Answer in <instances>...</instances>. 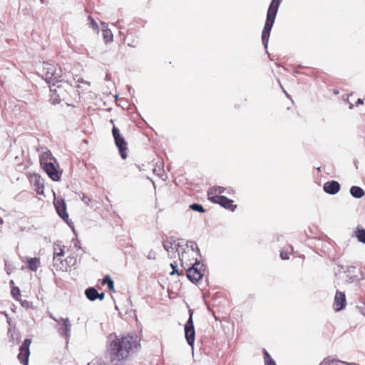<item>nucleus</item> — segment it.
<instances>
[{"mask_svg": "<svg viewBox=\"0 0 365 365\" xmlns=\"http://www.w3.org/2000/svg\"><path fill=\"white\" fill-rule=\"evenodd\" d=\"M282 1V0H272L268 8L264 26L262 33V41L265 48H267L270 32Z\"/></svg>", "mask_w": 365, "mask_h": 365, "instance_id": "2", "label": "nucleus"}, {"mask_svg": "<svg viewBox=\"0 0 365 365\" xmlns=\"http://www.w3.org/2000/svg\"><path fill=\"white\" fill-rule=\"evenodd\" d=\"M265 365H276V363L274 360H272L270 361L265 363Z\"/></svg>", "mask_w": 365, "mask_h": 365, "instance_id": "47", "label": "nucleus"}, {"mask_svg": "<svg viewBox=\"0 0 365 365\" xmlns=\"http://www.w3.org/2000/svg\"><path fill=\"white\" fill-rule=\"evenodd\" d=\"M209 200L215 203L220 204L222 207L234 211L237 206L233 205V201L222 195H214L209 197Z\"/></svg>", "mask_w": 365, "mask_h": 365, "instance_id": "10", "label": "nucleus"}, {"mask_svg": "<svg viewBox=\"0 0 365 365\" xmlns=\"http://www.w3.org/2000/svg\"><path fill=\"white\" fill-rule=\"evenodd\" d=\"M137 346L136 338L133 336H118L115 334H110L108 337L107 346L110 362L113 365H120L123 361L128 359Z\"/></svg>", "mask_w": 365, "mask_h": 365, "instance_id": "1", "label": "nucleus"}, {"mask_svg": "<svg viewBox=\"0 0 365 365\" xmlns=\"http://www.w3.org/2000/svg\"><path fill=\"white\" fill-rule=\"evenodd\" d=\"M39 264V259L36 257L31 258L28 260L29 268L34 272H36L38 269Z\"/></svg>", "mask_w": 365, "mask_h": 365, "instance_id": "21", "label": "nucleus"}, {"mask_svg": "<svg viewBox=\"0 0 365 365\" xmlns=\"http://www.w3.org/2000/svg\"><path fill=\"white\" fill-rule=\"evenodd\" d=\"M31 343L30 339H26L19 348L18 359L24 365H28L29 357L30 355L29 346Z\"/></svg>", "mask_w": 365, "mask_h": 365, "instance_id": "9", "label": "nucleus"}, {"mask_svg": "<svg viewBox=\"0 0 365 365\" xmlns=\"http://www.w3.org/2000/svg\"><path fill=\"white\" fill-rule=\"evenodd\" d=\"M192 315H193V310H192V309H189V318H188V319H187V322H190V319H191V321H193V319H192Z\"/></svg>", "mask_w": 365, "mask_h": 365, "instance_id": "41", "label": "nucleus"}, {"mask_svg": "<svg viewBox=\"0 0 365 365\" xmlns=\"http://www.w3.org/2000/svg\"><path fill=\"white\" fill-rule=\"evenodd\" d=\"M104 296H105V294L103 292H102L101 294L98 293V299H99L100 300H103L104 299Z\"/></svg>", "mask_w": 365, "mask_h": 365, "instance_id": "45", "label": "nucleus"}, {"mask_svg": "<svg viewBox=\"0 0 365 365\" xmlns=\"http://www.w3.org/2000/svg\"><path fill=\"white\" fill-rule=\"evenodd\" d=\"M346 304V302L344 292L336 291L333 304L334 310L339 312L345 307Z\"/></svg>", "mask_w": 365, "mask_h": 365, "instance_id": "12", "label": "nucleus"}, {"mask_svg": "<svg viewBox=\"0 0 365 365\" xmlns=\"http://www.w3.org/2000/svg\"><path fill=\"white\" fill-rule=\"evenodd\" d=\"M263 354H264V364L268 362V361H270L273 360L271 358L270 355L268 354V352L265 349L263 350Z\"/></svg>", "mask_w": 365, "mask_h": 365, "instance_id": "35", "label": "nucleus"}, {"mask_svg": "<svg viewBox=\"0 0 365 365\" xmlns=\"http://www.w3.org/2000/svg\"><path fill=\"white\" fill-rule=\"evenodd\" d=\"M43 76L45 81L50 85L63 81L62 70L57 64L43 63Z\"/></svg>", "mask_w": 365, "mask_h": 365, "instance_id": "4", "label": "nucleus"}, {"mask_svg": "<svg viewBox=\"0 0 365 365\" xmlns=\"http://www.w3.org/2000/svg\"><path fill=\"white\" fill-rule=\"evenodd\" d=\"M323 188L325 192L335 195L339 191L340 184L337 181L331 180L325 182Z\"/></svg>", "mask_w": 365, "mask_h": 365, "instance_id": "14", "label": "nucleus"}, {"mask_svg": "<svg viewBox=\"0 0 365 365\" xmlns=\"http://www.w3.org/2000/svg\"><path fill=\"white\" fill-rule=\"evenodd\" d=\"M81 199L88 207H93L96 205V202L84 193L81 194Z\"/></svg>", "mask_w": 365, "mask_h": 365, "instance_id": "22", "label": "nucleus"}, {"mask_svg": "<svg viewBox=\"0 0 365 365\" xmlns=\"http://www.w3.org/2000/svg\"><path fill=\"white\" fill-rule=\"evenodd\" d=\"M112 134L115 140V144L119 150L120 157L123 159L127 158L126 151L128 150L127 143L123 136L120 133V130L115 126L112 128Z\"/></svg>", "mask_w": 365, "mask_h": 365, "instance_id": "6", "label": "nucleus"}, {"mask_svg": "<svg viewBox=\"0 0 365 365\" xmlns=\"http://www.w3.org/2000/svg\"><path fill=\"white\" fill-rule=\"evenodd\" d=\"M11 294L16 300H20L19 297H21V292L18 287H13L11 290Z\"/></svg>", "mask_w": 365, "mask_h": 365, "instance_id": "29", "label": "nucleus"}, {"mask_svg": "<svg viewBox=\"0 0 365 365\" xmlns=\"http://www.w3.org/2000/svg\"><path fill=\"white\" fill-rule=\"evenodd\" d=\"M103 284H107L110 290L114 289V282L109 275H106L102 281Z\"/></svg>", "mask_w": 365, "mask_h": 365, "instance_id": "25", "label": "nucleus"}, {"mask_svg": "<svg viewBox=\"0 0 365 365\" xmlns=\"http://www.w3.org/2000/svg\"><path fill=\"white\" fill-rule=\"evenodd\" d=\"M163 248L168 252V255L170 258L175 257V254L178 250V244L175 240H166L163 243Z\"/></svg>", "mask_w": 365, "mask_h": 365, "instance_id": "15", "label": "nucleus"}, {"mask_svg": "<svg viewBox=\"0 0 365 365\" xmlns=\"http://www.w3.org/2000/svg\"><path fill=\"white\" fill-rule=\"evenodd\" d=\"M76 82H78V83H86V84H89V83L83 81L81 78H78L77 80H76Z\"/></svg>", "mask_w": 365, "mask_h": 365, "instance_id": "44", "label": "nucleus"}, {"mask_svg": "<svg viewBox=\"0 0 365 365\" xmlns=\"http://www.w3.org/2000/svg\"><path fill=\"white\" fill-rule=\"evenodd\" d=\"M55 163L56 160L51 156V153L45 152L41 158V164L48 177L53 181H58L61 179V173L57 170Z\"/></svg>", "mask_w": 365, "mask_h": 365, "instance_id": "3", "label": "nucleus"}, {"mask_svg": "<svg viewBox=\"0 0 365 365\" xmlns=\"http://www.w3.org/2000/svg\"><path fill=\"white\" fill-rule=\"evenodd\" d=\"M356 237L358 240L364 244H365V230L364 229H357L356 231Z\"/></svg>", "mask_w": 365, "mask_h": 365, "instance_id": "28", "label": "nucleus"}, {"mask_svg": "<svg viewBox=\"0 0 365 365\" xmlns=\"http://www.w3.org/2000/svg\"><path fill=\"white\" fill-rule=\"evenodd\" d=\"M49 87L50 92H57L58 97L60 96L64 100L66 98L69 91L72 89V86L67 81H65L63 78L61 82H58V83H53Z\"/></svg>", "mask_w": 365, "mask_h": 365, "instance_id": "8", "label": "nucleus"}, {"mask_svg": "<svg viewBox=\"0 0 365 365\" xmlns=\"http://www.w3.org/2000/svg\"><path fill=\"white\" fill-rule=\"evenodd\" d=\"M190 243L191 244L190 250L184 251L182 253L181 257H180V259L181 261V264L183 267H184V264L187 263L186 260L187 259L188 257H190V255L194 254L195 250H196V254L200 255V250L197 247V244L195 243L194 242H190Z\"/></svg>", "mask_w": 365, "mask_h": 365, "instance_id": "13", "label": "nucleus"}, {"mask_svg": "<svg viewBox=\"0 0 365 365\" xmlns=\"http://www.w3.org/2000/svg\"><path fill=\"white\" fill-rule=\"evenodd\" d=\"M74 246L78 250H81V245H80V242L78 240H76V242H74Z\"/></svg>", "mask_w": 365, "mask_h": 365, "instance_id": "42", "label": "nucleus"}, {"mask_svg": "<svg viewBox=\"0 0 365 365\" xmlns=\"http://www.w3.org/2000/svg\"><path fill=\"white\" fill-rule=\"evenodd\" d=\"M128 90H129V92H130V90H131V87H128Z\"/></svg>", "mask_w": 365, "mask_h": 365, "instance_id": "52", "label": "nucleus"}, {"mask_svg": "<svg viewBox=\"0 0 365 365\" xmlns=\"http://www.w3.org/2000/svg\"><path fill=\"white\" fill-rule=\"evenodd\" d=\"M88 20H89V26L91 28H92L93 30L95 31H98V24L96 22V21L91 18V16H89L88 17Z\"/></svg>", "mask_w": 365, "mask_h": 365, "instance_id": "32", "label": "nucleus"}, {"mask_svg": "<svg viewBox=\"0 0 365 365\" xmlns=\"http://www.w3.org/2000/svg\"><path fill=\"white\" fill-rule=\"evenodd\" d=\"M49 317H50L53 320H54V319H56L55 317H53V314H49Z\"/></svg>", "mask_w": 365, "mask_h": 365, "instance_id": "48", "label": "nucleus"}, {"mask_svg": "<svg viewBox=\"0 0 365 365\" xmlns=\"http://www.w3.org/2000/svg\"><path fill=\"white\" fill-rule=\"evenodd\" d=\"M356 270V267L354 266H349L346 268V269L345 271L346 274V281L348 283H353L359 279L358 276L355 273Z\"/></svg>", "mask_w": 365, "mask_h": 365, "instance_id": "17", "label": "nucleus"}, {"mask_svg": "<svg viewBox=\"0 0 365 365\" xmlns=\"http://www.w3.org/2000/svg\"><path fill=\"white\" fill-rule=\"evenodd\" d=\"M350 194L355 198H361L365 195V192L359 186H352L350 188Z\"/></svg>", "mask_w": 365, "mask_h": 365, "instance_id": "20", "label": "nucleus"}, {"mask_svg": "<svg viewBox=\"0 0 365 365\" xmlns=\"http://www.w3.org/2000/svg\"><path fill=\"white\" fill-rule=\"evenodd\" d=\"M53 267L56 270L67 271L65 260H62L61 257H53Z\"/></svg>", "mask_w": 365, "mask_h": 365, "instance_id": "18", "label": "nucleus"}, {"mask_svg": "<svg viewBox=\"0 0 365 365\" xmlns=\"http://www.w3.org/2000/svg\"><path fill=\"white\" fill-rule=\"evenodd\" d=\"M335 361H338V360H335L334 359H331L330 357H327L324 359L319 365H332Z\"/></svg>", "mask_w": 365, "mask_h": 365, "instance_id": "33", "label": "nucleus"}, {"mask_svg": "<svg viewBox=\"0 0 365 365\" xmlns=\"http://www.w3.org/2000/svg\"><path fill=\"white\" fill-rule=\"evenodd\" d=\"M280 257L282 259H288L289 258V253L287 252H281Z\"/></svg>", "mask_w": 365, "mask_h": 365, "instance_id": "40", "label": "nucleus"}, {"mask_svg": "<svg viewBox=\"0 0 365 365\" xmlns=\"http://www.w3.org/2000/svg\"><path fill=\"white\" fill-rule=\"evenodd\" d=\"M338 362H340V363H342V364H344L345 365H359L356 363H349V362H345V361H341V360H338Z\"/></svg>", "mask_w": 365, "mask_h": 365, "instance_id": "43", "label": "nucleus"}, {"mask_svg": "<svg viewBox=\"0 0 365 365\" xmlns=\"http://www.w3.org/2000/svg\"><path fill=\"white\" fill-rule=\"evenodd\" d=\"M103 36L106 42L111 41L113 40V34L110 29H103Z\"/></svg>", "mask_w": 365, "mask_h": 365, "instance_id": "30", "label": "nucleus"}, {"mask_svg": "<svg viewBox=\"0 0 365 365\" xmlns=\"http://www.w3.org/2000/svg\"><path fill=\"white\" fill-rule=\"evenodd\" d=\"M63 98H61V97H58V94L57 92H51L50 95V101L53 104H58L61 101H63Z\"/></svg>", "mask_w": 365, "mask_h": 365, "instance_id": "26", "label": "nucleus"}, {"mask_svg": "<svg viewBox=\"0 0 365 365\" xmlns=\"http://www.w3.org/2000/svg\"><path fill=\"white\" fill-rule=\"evenodd\" d=\"M9 284H10L11 285H14V281H13V280H11V281H10V282H9Z\"/></svg>", "mask_w": 365, "mask_h": 365, "instance_id": "50", "label": "nucleus"}, {"mask_svg": "<svg viewBox=\"0 0 365 365\" xmlns=\"http://www.w3.org/2000/svg\"><path fill=\"white\" fill-rule=\"evenodd\" d=\"M64 254H65L64 250L61 247H60L59 252H55L53 254V257H61L63 256Z\"/></svg>", "mask_w": 365, "mask_h": 365, "instance_id": "39", "label": "nucleus"}, {"mask_svg": "<svg viewBox=\"0 0 365 365\" xmlns=\"http://www.w3.org/2000/svg\"><path fill=\"white\" fill-rule=\"evenodd\" d=\"M54 321L59 326V328L58 329V334L61 336L64 337L66 344H68L71 337L72 326L69 319L60 317L58 319H54Z\"/></svg>", "mask_w": 365, "mask_h": 365, "instance_id": "7", "label": "nucleus"}, {"mask_svg": "<svg viewBox=\"0 0 365 365\" xmlns=\"http://www.w3.org/2000/svg\"><path fill=\"white\" fill-rule=\"evenodd\" d=\"M85 294L90 301H95L98 297V292L94 287L87 288L85 290Z\"/></svg>", "mask_w": 365, "mask_h": 365, "instance_id": "19", "label": "nucleus"}, {"mask_svg": "<svg viewBox=\"0 0 365 365\" xmlns=\"http://www.w3.org/2000/svg\"><path fill=\"white\" fill-rule=\"evenodd\" d=\"M363 103H364V102H363V100H362V99H361V98H359V99L357 100V101L356 102V106H359V105H360V104H363Z\"/></svg>", "mask_w": 365, "mask_h": 365, "instance_id": "46", "label": "nucleus"}, {"mask_svg": "<svg viewBox=\"0 0 365 365\" xmlns=\"http://www.w3.org/2000/svg\"><path fill=\"white\" fill-rule=\"evenodd\" d=\"M3 222H4V221H3L2 218L0 217V225H2Z\"/></svg>", "mask_w": 365, "mask_h": 365, "instance_id": "49", "label": "nucleus"}, {"mask_svg": "<svg viewBox=\"0 0 365 365\" xmlns=\"http://www.w3.org/2000/svg\"><path fill=\"white\" fill-rule=\"evenodd\" d=\"M147 258L148 259H155L156 258V253H155V252L151 250L148 252V254L147 255Z\"/></svg>", "mask_w": 365, "mask_h": 365, "instance_id": "37", "label": "nucleus"}, {"mask_svg": "<svg viewBox=\"0 0 365 365\" xmlns=\"http://www.w3.org/2000/svg\"><path fill=\"white\" fill-rule=\"evenodd\" d=\"M284 93H285V95H286L288 98H289V96L288 93H287L284 90Z\"/></svg>", "mask_w": 365, "mask_h": 365, "instance_id": "51", "label": "nucleus"}, {"mask_svg": "<svg viewBox=\"0 0 365 365\" xmlns=\"http://www.w3.org/2000/svg\"><path fill=\"white\" fill-rule=\"evenodd\" d=\"M191 266L186 269L187 277L193 283H197L202 279L205 268L204 264L195 259V262L190 263Z\"/></svg>", "mask_w": 365, "mask_h": 365, "instance_id": "5", "label": "nucleus"}, {"mask_svg": "<svg viewBox=\"0 0 365 365\" xmlns=\"http://www.w3.org/2000/svg\"><path fill=\"white\" fill-rule=\"evenodd\" d=\"M170 266L173 268V271L172 272H170V274H174L175 273H177L178 275L180 274L178 270L177 269V264L175 262L171 263Z\"/></svg>", "mask_w": 365, "mask_h": 365, "instance_id": "38", "label": "nucleus"}, {"mask_svg": "<svg viewBox=\"0 0 365 365\" xmlns=\"http://www.w3.org/2000/svg\"><path fill=\"white\" fill-rule=\"evenodd\" d=\"M21 302V304L23 307L28 309L31 306V304L30 302L27 300H19Z\"/></svg>", "mask_w": 365, "mask_h": 365, "instance_id": "36", "label": "nucleus"}, {"mask_svg": "<svg viewBox=\"0 0 365 365\" xmlns=\"http://www.w3.org/2000/svg\"><path fill=\"white\" fill-rule=\"evenodd\" d=\"M54 205L58 215L66 222L68 220V215L66 212V207L63 200L54 202Z\"/></svg>", "mask_w": 365, "mask_h": 365, "instance_id": "16", "label": "nucleus"}, {"mask_svg": "<svg viewBox=\"0 0 365 365\" xmlns=\"http://www.w3.org/2000/svg\"><path fill=\"white\" fill-rule=\"evenodd\" d=\"M65 262L66 264V269H68V267H73L77 263V257H76V256H74V255L68 256L65 259Z\"/></svg>", "mask_w": 365, "mask_h": 365, "instance_id": "24", "label": "nucleus"}, {"mask_svg": "<svg viewBox=\"0 0 365 365\" xmlns=\"http://www.w3.org/2000/svg\"><path fill=\"white\" fill-rule=\"evenodd\" d=\"M225 190V188L223 187H220V186H217V187H212L211 189H210L208 190V195L210 197H211V195H212L213 194L215 193H219V194H221V193H223Z\"/></svg>", "mask_w": 365, "mask_h": 365, "instance_id": "27", "label": "nucleus"}, {"mask_svg": "<svg viewBox=\"0 0 365 365\" xmlns=\"http://www.w3.org/2000/svg\"><path fill=\"white\" fill-rule=\"evenodd\" d=\"M5 270L6 272V274H9V275L11 274V273L14 270L13 265L10 262H7L6 260H5Z\"/></svg>", "mask_w": 365, "mask_h": 365, "instance_id": "34", "label": "nucleus"}, {"mask_svg": "<svg viewBox=\"0 0 365 365\" xmlns=\"http://www.w3.org/2000/svg\"><path fill=\"white\" fill-rule=\"evenodd\" d=\"M34 185L36 186V191L38 194L43 193V184L41 182L39 177L35 176V182Z\"/></svg>", "mask_w": 365, "mask_h": 365, "instance_id": "23", "label": "nucleus"}, {"mask_svg": "<svg viewBox=\"0 0 365 365\" xmlns=\"http://www.w3.org/2000/svg\"><path fill=\"white\" fill-rule=\"evenodd\" d=\"M190 208L194 211L202 212V213L205 212V210L204 209V207L201 205L197 204V203H193V204L190 205Z\"/></svg>", "mask_w": 365, "mask_h": 365, "instance_id": "31", "label": "nucleus"}, {"mask_svg": "<svg viewBox=\"0 0 365 365\" xmlns=\"http://www.w3.org/2000/svg\"><path fill=\"white\" fill-rule=\"evenodd\" d=\"M185 336L187 344L193 347L195 337V331L194 328L193 321L187 322L185 324Z\"/></svg>", "mask_w": 365, "mask_h": 365, "instance_id": "11", "label": "nucleus"}]
</instances>
